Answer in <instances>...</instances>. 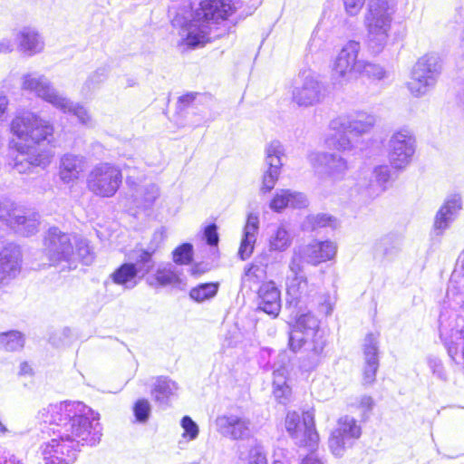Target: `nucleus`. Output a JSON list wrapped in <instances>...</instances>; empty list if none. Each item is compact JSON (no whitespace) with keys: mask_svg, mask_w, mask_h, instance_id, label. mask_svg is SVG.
<instances>
[{"mask_svg":"<svg viewBox=\"0 0 464 464\" xmlns=\"http://www.w3.org/2000/svg\"><path fill=\"white\" fill-rule=\"evenodd\" d=\"M40 418L58 427L57 438L41 446L44 464H72L81 445L95 446L102 435L99 413L81 401L50 404Z\"/></svg>","mask_w":464,"mask_h":464,"instance_id":"obj_1","label":"nucleus"},{"mask_svg":"<svg viewBox=\"0 0 464 464\" xmlns=\"http://www.w3.org/2000/svg\"><path fill=\"white\" fill-rule=\"evenodd\" d=\"M11 133L17 140H12L10 149L18 152L14 169L19 173L30 167H47L53 154L51 150L38 151L34 146L53 136V127L49 121L31 111H17L10 123Z\"/></svg>","mask_w":464,"mask_h":464,"instance_id":"obj_2","label":"nucleus"},{"mask_svg":"<svg viewBox=\"0 0 464 464\" xmlns=\"http://www.w3.org/2000/svg\"><path fill=\"white\" fill-rule=\"evenodd\" d=\"M238 9L232 0H203L192 15V19L180 25L179 34L181 43L198 47L210 40L214 29L227 20Z\"/></svg>","mask_w":464,"mask_h":464,"instance_id":"obj_3","label":"nucleus"},{"mask_svg":"<svg viewBox=\"0 0 464 464\" xmlns=\"http://www.w3.org/2000/svg\"><path fill=\"white\" fill-rule=\"evenodd\" d=\"M288 344L295 353L301 350L306 353L308 362L304 367H316L326 345V338L320 329L319 320L311 313L298 316L291 328Z\"/></svg>","mask_w":464,"mask_h":464,"instance_id":"obj_4","label":"nucleus"},{"mask_svg":"<svg viewBox=\"0 0 464 464\" xmlns=\"http://www.w3.org/2000/svg\"><path fill=\"white\" fill-rule=\"evenodd\" d=\"M376 121L375 114L365 111H354L332 120L330 129L339 133L334 142V149L341 151L352 150L356 147L358 139L372 130Z\"/></svg>","mask_w":464,"mask_h":464,"instance_id":"obj_5","label":"nucleus"},{"mask_svg":"<svg viewBox=\"0 0 464 464\" xmlns=\"http://www.w3.org/2000/svg\"><path fill=\"white\" fill-rule=\"evenodd\" d=\"M360 52V43L353 40L347 42L340 50L331 73V80L335 87H343L362 74L365 60L359 58Z\"/></svg>","mask_w":464,"mask_h":464,"instance_id":"obj_6","label":"nucleus"},{"mask_svg":"<svg viewBox=\"0 0 464 464\" xmlns=\"http://www.w3.org/2000/svg\"><path fill=\"white\" fill-rule=\"evenodd\" d=\"M441 72L440 58L436 53H427L414 64L407 88L411 94L420 98L434 88Z\"/></svg>","mask_w":464,"mask_h":464,"instance_id":"obj_7","label":"nucleus"},{"mask_svg":"<svg viewBox=\"0 0 464 464\" xmlns=\"http://www.w3.org/2000/svg\"><path fill=\"white\" fill-rule=\"evenodd\" d=\"M70 234L62 232L58 227H51L44 237V255L51 266L72 268L75 261L74 242Z\"/></svg>","mask_w":464,"mask_h":464,"instance_id":"obj_8","label":"nucleus"},{"mask_svg":"<svg viewBox=\"0 0 464 464\" xmlns=\"http://www.w3.org/2000/svg\"><path fill=\"white\" fill-rule=\"evenodd\" d=\"M337 252L336 245L329 240L312 242L294 248L289 270L291 273L303 272L304 264L313 266L333 259Z\"/></svg>","mask_w":464,"mask_h":464,"instance_id":"obj_9","label":"nucleus"},{"mask_svg":"<svg viewBox=\"0 0 464 464\" xmlns=\"http://www.w3.org/2000/svg\"><path fill=\"white\" fill-rule=\"evenodd\" d=\"M122 182L121 169L111 163L96 164L87 176V188L95 196L111 198Z\"/></svg>","mask_w":464,"mask_h":464,"instance_id":"obj_10","label":"nucleus"},{"mask_svg":"<svg viewBox=\"0 0 464 464\" xmlns=\"http://www.w3.org/2000/svg\"><path fill=\"white\" fill-rule=\"evenodd\" d=\"M326 88L314 71L305 68L299 72L292 91V99L298 106L319 104L325 97Z\"/></svg>","mask_w":464,"mask_h":464,"instance_id":"obj_11","label":"nucleus"},{"mask_svg":"<svg viewBox=\"0 0 464 464\" xmlns=\"http://www.w3.org/2000/svg\"><path fill=\"white\" fill-rule=\"evenodd\" d=\"M461 307L464 310V300ZM440 322V338L449 356L457 364L464 366V317L452 314L446 319L445 315L441 314Z\"/></svg>","mask_w":464,"mask_h":464,"instance_id":"obj_12","label":"nucleus"},{"mask_svg":"<svg viewBox=\"0 0 464 464\" xmlns=\"http://www.w3.org/2000/svg\"><path fill=\"white\" fill-rule=\"evenodd\" d=\"M285 429L299 447L313 450L317 446L319 435L315 430L313 411H307L302 415L295 411L288 412L285 418Z\"/></svg>","mask_w":464,"mask_h":464,"instance_id":"obj_13","label":"nucleus"},{"mask_svg":"<svg viewBox=\"0 0 464 464\" xmlns=\"http://www.w3.org/2000/svg\"><path fill=\"white\" fill-rule=\"evenodd\" d=\"M416 150V138L408 128H401L392 133L389 140V160L397 169L406 168L412 160Z\"/></svg>","mask_w":464,"mask_h":464,"instance_id":"obj_14","label":"nucleus"},{"mask_svg":"<svg viewBox=\"0 0 464 464\" xmlns=\"http://www.w3.org/2000/svg\"><path fill=\"white\" fill-rule=\"evenodd\" d=\"M0 219L24 236H32L38 231L39 215L25 211L14 202L5 201L0 205Z\"/></svg>","mask_w":464,"mask_h":464,"instance_id":"obj_15","label":"nucleus"},{"mask_svg":"<svg viewBox=\"0 0 464 464\" xmlns=\"http://www.w3.org/2000/svg\"><path fill=\"white\" fill-rule=\"evenodd\" d=\"M361 433V427L354 418L347 415L341 417L329 438L330 450L335 457L343 456L345 450L360 438Z\"/></svg>","mask_w":464,"mask_h":464,"instance_id":"obj_16","label":"nucleus"},{"mask_svg":"<svg viewBox=\"0 0 464 464\" xmlns=\"http://www.w3.org/2000/svg\"><path fill=\"white\" fill-rule=\"evenodd\" d=\"M217 430L231 440H248L254 433V424L244 413H227L216 419Z\"/></svg>","mask_w":464,"mask_h":464,"instance_id":"obj_17","label":"nucleus"},{"mask_svg":"<svg viewBox=\"0 0 464 464\" xmlns=\"http://www.w3.org/2000/svg\"><path fill=\"white\" fill-rule=\"evenodd\" d=\"M302 273H291L286 281L287 302L300 307L314 303L318 294L317 286L310 284Z\"/></svg>","mask_w":464,"mask_h":464,"instance_id":"obj_18","label":"nucleus"},{"mask_svg":"<svg viewBox=\"0 0 464 464\" xmlns=\"http://www.w3.org/2000/svg\"><path fill=\"white\" fill-rule=\"evenodd\" d=\"M265 164L266 169L262 177L260 192L263 194L270 192L276 186L283 166L281 158L285 155L282 143L278 140H272L266 146Z\"/></svg>","mask_w":464,"mask_h":464,"instance_id":"obj_19","label":"nucleus"},{"mask_svg":"<svg viewBox=\"0 0 464 464\" xmlns=\"http://www.w3.org/2000/svg\"><path fill=\"white\" fill-rule=\"evenodd\" d=\"M21 89L34 94L53 107L59 102L63 95L54 88L52 82L45 75L38 72L23 74L21 77Z\"/></svg>","mask_w":464,"mask_h":464,"instance_id":"obj_20","label":"nucleus"},{"mask_svg":"<svg viewBox=\"0 0 464 464\" xmlns=\"http://www.w3.org/2000/svg\"><path fill=\"white\" fill-rule=\"evenodd\" d=\"M308 160L314 169L324 168L325 175L333 180L344 179L348 169V161L336 153L313 151Z\"/></svg>","mask_w":464,"mask_h":464,"instance_id":"obj_21","label":"nucleus"},{"mask_svg":"<svg viewBox=\"0 0 464 464\" xmlns=\"http://www.w3.org/2000/svg\"><path fill=\"white\" fill-rule=\"evenodd\" d=\"M367 29V44L373 53H380L385 47L392 21L364 17Z\"/></svg>","mask_w":464,"mask_h":464,"instance_id":"obj_22","label":"nucleus"},{"mask_svg":"<svg viewBox=\"0 0 464 464\" xmlns=\"http://www.w3.org/2000/svg\"><path fill=\"white\" fill-rule=\"evenodd\" d=\"M21 269V251L15 245H8L0 251V288L14 278Z\"/></svg>","mask_w":464,"mask_h":464,"instance_id":"obj_23","label":"nucleus"},{"mask_svg":"<svg viewBox=\"0 0 464 464\" xmlns=\"http://www.w3.org/2000/svg\"><path fill=\"white\" fill-rule=\"evenodd\" d=\"M390 179V168L387 165H380L368 175L365 174V180H360L358 185L364 188L366 197L375 198L386 190Z\"/></svg>","mask_w":464,"mask_h":464,"instance_id":"obj_24","label":"nucleus"},{"mask_svg":"<svg viewBox=\"0 0 464 464\" xmlns=\"http://www.w3.org/2000/svg\"><path fill=\"white\" fill-rule=\"evenodd\" d=\"M378 336L373 334L366 335L363 343L364 370L363 384L372 385L376 379V373L379 368L378 358Z\"/></svg>","mask_w":464,"mask_h":464,"instance_id":"obj_25","label":"nucleus"},{"mask_svg":"<svg viewBox=\"0 0 464 464\" xmlns=\"http://www.w3.org/2000/svg\"><path fill=\"white\" fill-rule=\"evenodd\" d=\"M86 159L82 155L64 154L59 164V178L64 184H73L85 171Z\"/></svg>","mask_w":464,"mask_h":464,"instance_id":"obj_26","label":"nucleus"},{"mask_svg":"<svg viewBox=\"0 0 464 464\" xmlns=\"http://www.w3.org/2000/svg\"><path fill=\"white\" fill-rule=\"evenodd\" d=\"M18 50L28 56L40 53L44 49V41L39 32L31 26H24L15 34Z\"/></svg>","mask_w":464,"mask_h":464,"instance_id":"obj_27","label":"nucleus"},{"mask_svg":"<svg viewBox=\"0 0 464 464\" xmlns=\"http://www.w3.org/2000/svg\"><path fill=\"white\" fill-rule=\"evenodd\" d=\"M308 205L306 196L292 189H276L269 203V208L275 212H281L286 208H303Z\"/></svg>","mask_w":464,"mask_h":464,"instance_id":"obj_28","label":"nucleus"},{"mask_svg":"<svg viewBox=\"0 0 464 464\" xmlns=\"http://www.w3.org/2000/svg\"><path fill=\"white\" fill-rule=\"evenodd\" d=\"M258 308L276 317L281 309V295L274 282L263 284L258 290Z\"/></svg>","mask_w":464,"mask_h":464,"instance_id":"obj_29","label":"nucleus"},{"mask_svg":"<svg viewBox=\"0 0 464 464\" xmlns=\"http://www.w3.org/2000/svg\"><path fill=\"white\" fill-rule=\"evenodd\" d=\"M259 231V217L257 214L250 213L243 228L242 238L238 249V256L246 260L253 254Z\"/></svg>","mask_w":464,"mask_h":464,"instance_id":"obj_30","label":"nucleus"},{"mask_svg":"<svg viewBox=\"0 0 464 464\" xmlns=\"http://www.w3.org/2000/svg\"><path fill=\"white\" fill-rule=\"evenodd\" d=\"M461 208V198L458 194L450 195L438 211L434 227L440 233L449 227Z\"/></svg>","mask_w":464,"mask_h":464,"instance_id":"obj_31","label":"nucleus"},{"mask_svg":"<svg viewBox=\"0 0 464 464\" xmlns=\"http://www.w3.org/2000/svg\"><path fill=\"white\" fill-rule=\"evenodd\" d=\"M132 189V203L140 209L151 208L160 196V188L155 183L136 185Z\"/></svg>","mask_w":464,"mask_h":464,"instance_id":"obj_32","label":"nucleus"},{"mask_svg":"<svg viewBox=\"0 0 464 464\" xmlns=\"http://www.w3.org/2000/svg\"><path fill=\"white\" fill-rule=\"evenodd\" d=\"M178 386L175 382L167 377H158L153 384L151 395L160 406H168L170 400L176 396Z\"/></svg>","mask_w":464,"mask_h":464,"instance_id":"obj_33","label":"nucleus"},{"mask_svg":"<svg viewBox=\"0 0 464 464\" xmlns=\"http://www.w3.org/2000/svg\"><path fill=\"white\" fill-rule=\"evenodd\" d=\"M152 256L153 254L139 246H136L130 253L129 257L131 262H129V264L132 265V268L140 279L143 278L154 268L155 262Z\"/></svg>","mask_w":464,"mask_h":464,"instance_id":"obj_34","label":"nucleus"},{"mask_svg":"<svg viewBox=\"0 0 464 464\" xmlns=\"http://www.w3.org/2000/svg\"><path fill=\"white\" fill-rule=\"evenodd\" d=\"M54 108L60 110L63 113L72 114L78 119L79 122L83 125H92L93 121L89 110L83 104L74 102L63 94Z\"/></svg>","mask_w":464,"mask_h":464,"instance_id":"obj_35","label":"nucleus"},{"mask_svg":"<svg viewBox=\"0 0 464 464\" xmlns=\"http://www.w3.org/2000/svg\"><path fill=\"white\" fill-rule=\"evenodd\" d=\"M395 12L396 4L393 0H370L365 16L392 21Z\"/></svg>","mask_w":464,"mask_h":464,"instance_id":"obj_36","label":"nucleus"},{"mask_svg":"<svg viewBox=\"0 0 464 464\" xmlns=\"http://www.w3.org/2000/svg\"><path fill=\"white\" fill-rule=\"evenodd\" d=\"M287 370L281 366L273 372V393L276 399L283 404L289 401L291 395V388L287 384L286 380Z\"/></svg>","mask_w":464,"mask_h":464,"instance_id":"obj_37","label":"nucleus"},{"mask_svg":"<svg viewBox=\"0 0 464 464\" xmlns=\"http://www.w3.org/2000/svg\"><path fill=\"white\" fill-rule=\"evenodd\" d=\"M292 244V236L285 225L281 224L271 230L268 237V249L271 252H284Z\"/></svg>","mask_w":464,"mask_h":464,"instance_id":"obj_38","label":"nucleus"},{"mask_svg":"<svg viewBox=\"0 0 464 464\" xmlns=\"http://www.w3.org/2000/svg\"><path fill=\"white\" fill-rule=\"evenodd\" d=\"M111 278L116 285H121L126 289L135 287L140 280L129 263L122 264L111 275Z\"/></svg>","mask_w":464,"mask_h":464,"instance_id":"obj_39","label":"nucleus"},{"mask_svg":"<svg viewBox=\"0 0 464 464\" xmlns=\"http://www.w3.org/2000/svg\"><path fill=\"white\" fill-rule=\"evenodd\" d=\"M153 280L160 286L176 285L180 282L179 273L173 269L171 265L158 268L153 278L148 279L149 284L152 286L155 285Z\"/></svg>","mask_w":464,"mask_h":464,"instance_id":"obj_40","label":"nucleus"},{"mask_svg":"<svg viewBox=\"0 0 464 464\" xmlns=\"http://www.w3.org/2000/svg\"><path fill=\"white\" fill-rule=\"evenodd\" d=\"M219 287L218 283H205L193 287L189 292L191 299L202 303L216 296Z\"/></svg>","mask_w":464,"mask_h":464,"instance_id":"obj_41","label":"nucleus"},{"mask_svg":"<svg viewBox=\"0 0 464 464\" xmlns=\"http://www.w3.org/2000/svg\"><path fill=\"white\" fill-rule=\"evenodd\" d=\"M0 345L9 352L18 351L24 345V336L18 331L0 333Z\"/></svg>","mask_w":464,"mask_h":464,"instance_id":"obj_42","label":"nucleus"},{"mask_svg":"<svg viewBox=\"0 0 464 464\" xmlns=\"http://www.w3.org/2000/svg\"><path fill=\"white\" fill-rule=\"evenodd\" d=\"M108 77V71L106 68H99L93 72L86 80L82 88V96H88L95 89H97Z\"/></svg>","mask_w":464,"mask_h":464,"instance_id":"obj_43","label":"nucleus"},{"mask_svg":"<svg viewBox=\"0 0 464 464\" xmlns=\"http://www.w3.org/2000/svg\"><path fill=\"white\" fill-rule=\"evenodd\" d=\"M75 259L78 258L85 265H90L93 260V254L88 242L82 238L73 237Z\"/></svg>","mask_w":464,"mask_h":464,"instance_id":"obj_44","label":"nucleus"},{"mask_svg":"<svg viewBox=\"0 0 464 464\" xmlns=\"http://www.w3.org/2000/svg\"><path fill=\"white\" fill-rule=\"evenodd\" d=\"M459 278V273L458 271H454L449 281L446 292V298L448 299L449 303H459V298L462 292L463 285L460 284Z\"/></svg>","mask_w":464,"mask_h":464,"instance_id":"obj_45","label":"nucleus"},{"mask_svg":"<svg viewBox=\"0 0 464 464\" xmlns=\"http://www.w3.org/2000/svg\"><path fill=\"white\" fill-rule=\"evenodd\" d=\"M180 426L183 429V433L181 437L186 441L195 440L198 437V425L189 416H184L181 419Z\"/></svg>","mask_w":464,"mask_h":464,"instance_id":"obj_46","label":"nucleus"},{"mask_svg":"<svg viewBox=\"0 0 464 464\" xmlns=\"http://www.w3.org/2000/svg\"><path fill=\"white\" fill-rule=\"evenodd\" d=\"M362 75L376 81H384L389 77V72L380 64L365 61V68Z\"/></svg>","mask_w":464,"mask_h":464,"instance_id":"obj_47","label":"nucleus"},{"mask_svg":"<svg viewBox=\"0 0 464 464\" xmlns=\"http://www.w3.org/2000/svg\"><path fill=\"white\" fill-rule=\"evenodd\" d=\"M192 245L185 243L173 251V260L179 265L188 264L192 260Z\"/></svg>","mask_w":464,"mask_h":464,"instance_id":"obj_48","label":"nucleus"},{"mask_svg":"<svg viewBox=\"0 0 464 464\" xmlns=\"http://www.w3.org/2000/svg\"><path fill=\"white\" fill-rule=\"evenodd\" d=\"M350 406L355 410L362 411V417H368V414L374 407V401L372 397L368 395H362L354 399Z\"/></svg>","mask_w":464,"mask_h":464,"instance_id":"obj_49","label":"nucleus"},{"mask_svg":"<svg viewBox=\"0 0 464 464\" xmlns=\"http://www.w3.org/2000/svg\"><path fill=\"white\" fill-rule=\"evenodd\" d=\"M134 416L139 422L144 423L150 414V402L145 399L139 400L133 407Z\"/></svg>","mask_w":464,"mask_h":464,"instance_id":"obj_50","label":"nucleus"},{"mask_svg":"<svg viewBox=\"0 0 464 464\" xmlns=\"http://www.w3.org/2000/svg\"><path fill=\"white\" fill-rule=\"evenodd\" d=\"M165 237H166L165 229L163 227L156 230L152 234V237H151V239H150L149 245L144 249L154 255L156 253V251L160 248V246L162 244V242L164 241Z\"/></svg>","mask_w":464,"mask_h":464,"instance_id":"obj_51","label":"nucleus"},{"mask_svg":"<svg viewBox=\"0 0 464 464\" xmlns=\"http://www.w3.org/2000/svg\"><path fill=\"white\" fill-rule=\"evenodd\" d=\"M312 229L324 227L332 224V218L326 214H316L307 218Z\"/></svg>","mask_w":464,"mask_h":464,"instance_id":"obj_52","label":"nucleus"},{"mask_svg":"<svg viewBox=\"0 0 464 464\" xmlns=\"http://www.w3.org/2000/svg\"><path fill=\"white\" fill-rule=\"evenodd\" d=\"M247 464H267L266 454L261 447L251 450Z\"/></svg>","mask_w":464,"mask_h":464,"instance_id":"obj_53","label":"nucleus"},{"mask_svg":"<svg viewBox=\"0 0 464 464\" xmlns=\"http://www.w3.org/2000/svg\"><path fill=\"white\" fill-rule=\"evenodd\" d=\"M428 365L434 375L439 379L446 380V372L440 360L435 357H429Z\"/></svg>","mask_w":464,"mask_h":464,"instance_id":"obj_54","label":"nucleus"},{"mask_svg":"<svg viewBox=\"0 0 464 464\" xmlns=\"http://www.w3.org/2000/svg\"><path fill=\"white\" fill-rule=\"evenodd\" d=\"M365 1L366 0H343L346 13L352 16L357 15L361 12ZM369 2L370 0H368V3Z\"/></svg>","mask_w":464,"mask_h":464,"instance_id":"obj_55","label":"nucleus"},{"mask_svg":"<svg viewBox=\"0 0 464 464\" xmlns=\"http://www.w3.org/2000/svg\"><path fill=\"white\" fill-rule=\"evenodd\" d=\"M218 227L215 224L208 225L204 231V237L207 243L210 246H217L218 243V234L217 232Z\"/></svg>","mask_w":464,"mask_h":464,"instance_id":"obj_56","label":"nucleus"},{"mask_svg":"<svg viewBox=\"0 0 464 464\" xmlns=\"http://www.w3.org/2000/svg\"><path fill=\"white\" fill-rule=\"evenodd\" d=\"M8 106V97L4 92H0V125H2L6 120Z\"/></svg>","mask_w":464,"mask_h":464,"instance_id":"obj_57","label":"nucleus"},{"mask_svg":"<svg viewBox=\"0 0 464 464\" xmlns=\"http://www.w3.org/2000/svg\"><path fill=\"white\" fill-rule=\"evenodd\" d=\"M263 271L259 268V266L251 265L245 270V275L243 276V281H250L252 279H257L259 277V273Z\"/></svg>","mask_w":464,"mask_h":464,"instance_id":"obj_58","label":"nucleus"},{"mask_svg":"<svg viewBox=\"0 0 464 464\" xmlns=\"http://www.w3.org/2000/svg\"><path fill=\"white\" fill-rule=\"evenodd\" d=\"M14 51V43L11 38H2L0 40V53H10Z\"/></svg>","mask_w":464,"mask_h":464,"instance_id":"obj_59","label":"nucleus"},{"mask_svg":"<svg viewBox=\"0 0 464 464\" xmlns=\"http://www.w3.org/2000/svg\"><path fill=\"white\" fill-rule=\"evenodd\" d=\"M275 459L273 464H290L286 458V451L284 449H278L275 452Z\"/></svg>","mask_w":464,"mask_h":464,"instance_id":"obj_60","label":"nucleus"},{"mask_svg":"<svg viewBox=\"0 0 464 464\" xmlns=\"http://www.w3.org/2000/svg\"><path fill=\"white\" fill-rule=\"evenodd\" d=\"M301 464H324V462L314 454H310L302 459Z\"/></svg>","mask_w":464,"mask_h":464,"instance_id":"obj_61","label":"nucleus"},{"mask_svg":"<svg viewBox=\"0 0 464 464\" xmlns=\"http://www.w3.org/2000/svg\"><path fill=\"white\" fill-rule=\"evenodd\" d=\"M31 367L27 362H22L20 365V373L21 374H29L31 373Z\"/></svg>","mask_w":464,"mask_h":464,"instance_id":"obj_62","label":"nucleus"},{"mask_svg":"<svg viewBox=\"0 0 464 464\" xmlns=\"http://www.w3.org/2000/svg\"><path fill=\"white\" fill-rule=\"evenodd\" d=\"M0 464H22V462L14 455H11L9 459H5L3 462L0 461Z\"/></svg>","mask_w":464,"mask_h":464,"instance_id":"obj_63","label":"nucleus"},{"mask_svg":"<svg viewBox=\"0 0 464 464\" xmlns=\"http://www.w3.org/2000/svg\"><path fill=\"white\" fill-rule=\"evenodd\" d=\"M193 100V96L191 94H187L184 96H181L179 98V102L182 103H188Z\"/></svg>","mask_w":464,"mask_h":464,"instance_id":"obj_64","label":"nucleus"}]
</instances>
